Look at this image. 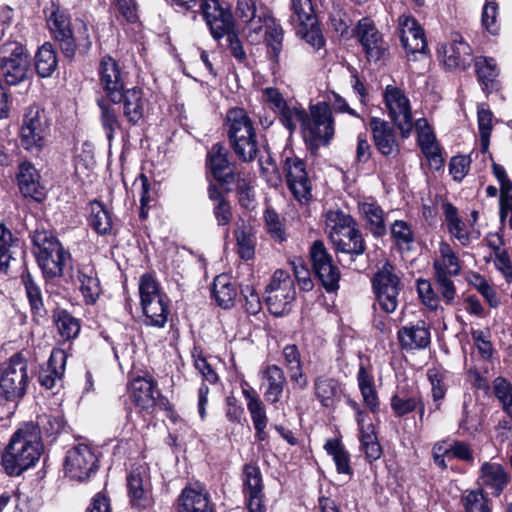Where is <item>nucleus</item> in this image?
Wrapping results in <instances>:
<instances>
[{
	"label": "nucleus",
	"mask_w": 512,
	"mask_h": 512,
	"mask_svg": "<svg viewBox=\"0 0 512 512\" xmlns=\"http://www.w3.org/2000/svg\"><path fill=\"white\" fill-rule=\"evenodd\" d=\"M234 17L246 40L251 44L264 41L271 59L278 62L284 32L271 9L262 0H236Z\"/></svg>",
	"instance_id": "obj_1"
},
{
	"label": "nucleus",
	"mask_w": 512,
	"mask_h": 512,
	"mask_svg": "<svg viewBox=\"0 0 512 512\" xmlns=\"http://www.w3.org/2000/svg\"><path fill=\"white\" fill-rule=\"evenodd\" d=\"M224 130L231 149L240 161L249 163L258 159L263 173L269 171V167H266L265 163L270 165L273 171H276V165L270 155L267 156L265 162L259 156L260 144L256 128L243 108L235 107L227 111Z\"/></svg>",
	"instance_id": "obj_2"
},
{
	"label": "nucleus",
	"mask_w": 512,
	"mask_h": 512,
	"mask_svg": "<svg viewBox=\"0 0 512 512\" xmlns=\"http://www.w3.org/2000/svg\"><path fill=\"white\" fill-rule=\"evenodd\" d=\"M43 452L39 429L33 422L22 424L12 435L2 455V465L10 476H18L34 466Z\"/></svg>",
	"instance_id": "obj_3"
},
{
	"label": "nucleus",
	"mask_w": 512,
	"mask_h": 512,
	"mask_svg": "<svg viewBox=\"0 0 512 512\" xmlns=\"http://www.w3.org/2000/svg\"><path fill=\"white\" fill-rule=\"evenodd\" d=\"M35 247L37 263L46 278H56L63 274L64 266L71 255L52 232L36 230L31 236Z\"/></svg>",
	"instance_id": "obj_4"
},
{
	"label": "nucleus",
	"mask_w": 512,
	"mask_h": 512,
	"mask_svg": "<svg viewBox=\"0 0 512 512\" xmlns=\"http://www.w3.org/2000/svg\"><path fill=\"white\" fill-rule=\"evenodd\" d=\"M140 304L144 314V323L148 326L163 328L168 321L169 299L161 291L159 283L150 273L139 279Z\"/></svg>",
	"instance_id": "obj_5"
},
{
	"label": "nucleus",
	"mask_w": 512,
	"mask_h": 512,
	"mask_svg": "<svg viewBox=\"0 0 512 512\" xmlns=\"http://www.w3.org/2000/svg\"><path fill=\"white\" fill-rule=\"evenodd\" d=\"M302 137L310 148H318L330 143L335 127L331 107L326 102L311 105L302 127Z\"/></svg>",
	"instance_id": "obj_6"
},
{
	"label": "nucleus",
	"mask_w": 512,
	"mask_h": 512,
	"mask_svg": "<svg viewBox=\"0 0 512 512\" xmlns=\"http://www.w3.org/2000/svg\"><path fill=\"white\" fill-rule=\"evenodd\" d=\"M374 294L373 308L386 314L396 311L399 305V294L402 289L401 279L395 272V267L385 262L374 274L372 280Z\"/></svg>",
	"instance_id": "obj_7"
},
{
	"label": "nucleus",
	"mask_w": 512,
	"mask_h": 512,
	"mask_svg": "<svg viewBox=\"0 0 512 512\" xmlns=\"http://www.w3.org/2000/svg\"><path fill=\"white\" fill-rule=\"evenodd\" d=\"M49 136L50 121L45 110L36 105L28 107L20 129L21 146L38 154L47 145Z\"/></svg>",
	"instance_id": "obj_8"
},
{
	"label": "nucleus",
	"mask_w": 512,
	"mask_h": 512,
	"mask_svg": "<svg viewBox=\"0 0 512 512\" xmlns=\"http://www.w3.org/2000/svg\"><path fill=\"white\" fill-rule=\"evenodd\" d=\"M30 60L26 48L17 41L0 46V78L8 85H18L28 79Z\"/></svg>",
	"instance_id": "obj_9"
},
{
	"label": "nucleus",
	"mask_w": 512,
	"mask_h": 512,
	"mask_svg": "<svg viewBox=\"0 0 512 512\" xmlns=\"http://www.w3.org/2000/svg\"><path fill=\"white\" fill-rule=\"evenodd\" d=\"M282 171L288 190L300 203L312 198V180L306 168V162L292 149H284L281 155Z\"/></svg>",
	"instance_id": "obj_10"
},
{
	"label": "nucleus",
	"mask_w": 512,
	"mask_h": 512,
	"mask_svg": "<svg viewBox=\"0 0 512 512\" xmlns=\"http://www.w3.org/2000/svg\"><path fill=\"white\" fill-rule=\"evenodd\" d=\"M97 74L104 99L114 104L120 103L122 92L128 88L129 72L112 56L105 55L99 61Z\"/></svg>",
	"instance_id": "obj_11"
},
{
	"label": "nucleus",
	"mask_w": 512,
	"mask_h": 512,
	"mask_svg": "<svg viewBox=\"0 0 512 512\" xmlns=\"http://www.w3.org/2000/svg\"><path fill=\"white\" fill-rule=\"evenodd\" d=\"M28 364L21 353L13 355L0 367V396L8 401L22 398L28 383Z\"/></svg>",
	"instance_id": "obj_12"
},
{
	"label": "nucleus",
	"mask_w": 512,
	"mask_h": 512,
	"mask_svg": "<svg viewBox=\"0 0 512 512\" xmlns=\"http://www.w3.org/2000/svg\"><path fill=\"white\" fill-rule=\"evenodd\" d=\"M266 304L273 315L283 316L292 308L295 299L294 280L283 270H276L266 288Z\"/></svg>",
	"instance_id": "obj_13"
},
{
	"label": "nucleus",
	"mask_w": 512,
	"mask_h": 512,
	"mask_svg": "<svg viewBox=\"0 0 512 512\" xmlns=\"http://www.w3.org/2000/svg\"><path fill=\"white\" fill-rule=\"evenodd\" d=\"M384 103L402 138H408L413 130V119L410 102L405 93L397 87L388 85L384 91Z\"/></svg>",
	"instance_id": "obj_14"
},
{
	"label": "nucleus",
	"mask_w": 512,
	"mask_h": 512,
	"mask_svg": "<svg viewBox=\"0 0 512 512\" xmlns=\"http://www.w3.org/2000/svg\"><path fill=\"white\" fill-rule=\"evenodd\" d=\"M172 3L184 11L201 13L211 34L216 37L225 32L227 15L223 13L218 0H172Z\"/></svg>",
	"instance_id": "obj_15"
},
{
	"label": "nucleus",
	"mask_w": 512,
	"mask_h": 512,
	"mask_svg": "<svg viewBox=\"0 0 512 512\" xmlns=\"http://www.w3.org/2000/svg\"><path fill=\"white\" fill-rule=\"evenodd\" d=\"M310 259L316 277L327 292H334L339 288L340 271L334 265L331 255L324 243L316 240L310 247Z\"/></svg>",
	"instance_id": "obj_16"
},
{
	"label": "nucleus",
	"mask_w": 512,
	"mask_h": 512,
	"mask_svg": "<svg viewBox=\"0 0 512 512\" xmlns=\"http://www.w3.org/2000/svg\"><path fill=\"white\" fill-rule=\"evenodd\" d=\"M97 458L86 444H79L68 450L65 458V472L75 480L83 481L97 468Z\"/></svg>",
	"instance_id": "obj_17"
},
{
	"label": "nucleus",
	"mask_w": 512,
	"mask_h": 512,
	"mask_svg": "<svg viewBox=\"0 0 512 512\" xmlns=\"http://www.w3.org/2000/svg\"><path fill=\"white\" fill-rule=\"evenodd\" d=\"M127 490L130 504L134 509L144 511L152 507L151 484L144 466L135 467L128 474Z\"/></svg>",
	"instance_id": "obj_18"
},
{
	"label": "nucleus",
	"mask_w": 512,
	"mask_h": 512,
	"mask_svg": "<svg viewBox=\"0 0 512 512\" xmlns=\"http://www.w3.org/2000/svg\"><path fill=\"white\" fill-rule=\"evenodd\" d=\"M47 24L64 57L73 60L76 55V43L69 16L57 9L51 13Z\"/></svg>",
	"instance_id": "obj_19"
},
{
	"label": "nucleus",
	"mask_w": 512,
	"mask_h": 512,
	"mask_svg": "<svg viewBox=\"0 0 512 512\" xmlns=\"http://www.w3.org/2000/svg\"><path fill=\"white\" fill-rule=\"evenodd\" d=\"M206 167L223 186H230L240 173L236 172L229 160V151L222 143H216L207 152Z\"/></svg>",
	"instance_id": "obj_20"
},
{
	"label": "nucleus",
	"mask_w": 512,
	"mask_h": 512,
	"mask_svg": "<svg viewBox=\"0 0 512 512\" xmlns=\"http://www.w3.org/2000/svg\"><path fill=\"white\" fill-rule=\"evenodd\" d=\"M417 134V143L427 159L431 169L439 171L444 166V159L436 136L427 119L419 118L413 123Z\"/></svg>",
	"instance_id": "obj_21"
},
{
	"label": "nucleus",
	"mask_w": 512,
	"mask_h": 512,
	"mask_svg": "<svg viewBox=\"0 0 512 512\" xmlns=\"http://www.w3.org/2000/svg\"><path fill=\"white\" fill-rule=\"evenodd\" d=\"M356 35L368 61L380 60L388 49L387 43L370 18H362L356 27Z\"/></svg>",
	"instance_id": "obj_22"
},
{
	"label": "nucleus",
	"mask_w": 512,
	"mask_h": 512,
	"mask_svg": "<svg viewBox=\"0 0 512 512\" xmlns=\"http://www.w3.org/2000/svg\"><path fill=\"white\" fill-rule=\"evenodd\" d=\"M439 53L448 70H465L474 61L472 48L459 34L453 35L452 40L443 45Z\"/></svg>",
	"instance_id": "obj_23"
},
{
	"label": "nucleus",
	"mask_w": 512,
	"mask_h": 512,
	"mask_svg": "<svg viewBox=\"0 0 512 512\" xmlns=\"http://www.w3.org/2000/svg\"><path fill=\"white\" fill-rule=\"evenodd\" d=\"M369 126L375 147L380 154L387 157L399 153L396 131L389 122L372 117Z\"/></svg>",
	"instance_id": "obj_24"
},
{
	"label": "nucleus",
	"mask_w": 512,
	"mask_h": 512,
	"mask_svg": "<svg viewBox=\"0 0 512 512\" xmlns=\"http://www.w3.org/2000/svg\"><path fill=\"white\" fill-rule=\"evenodd\" d=\"M20 193L25 198L41 202L45 198V189L40 183V174L31 162L23 161L18 166L16 174Z\"/></svg>",
	"instance_id": "obj_25"
},
{
	"label": "nucleus",
	"mask_w": 512,
	"mask_h": 512,
	"mask_svg": "<svg viewBox=\"0 0 512 512\" xmlns=\"http://www.w3.org/2000/svg\"><path fill=\"white\" fill-rule=\"evenodd\" d=\"M261 380L260 389L263 391L264 399L270 404L280 401L284 388L287 384L284 371L277 365H267L259 372Z\"/></svg>",
	"instance_id": "obj_26"
},
{
	"label": "nucleus",
	"mask_w": 512,
	"mask_h": 512,
	"mask_svg": "<svg viewBox=\"0 0 512 512\" xmlns=\"http://www.w3.org/2000/svg\"><path fill=\"white\" fill-rule=\"evenodd\" d=\"M67 355L62 349H53L48 361L40 366L38 382L45 389L52 390L61 385Z\"/></svg>",
	"instance_id": "obj_27"
},
{
	"label": "nucleus",
	"mask_w": 512,
	"mask_h": 512,
	"mask_svg": "<svg viewBox=\"0 0 512 512\" xmlns=\"http://www.w3.org/2000/svg\"><path fill=\"white\" fill-rule=\"evenodd\" d=\"M397 339L404 350H423L431 343L430 327L424 321L410 323L398 330Z\"/></svg>",
	"instance_id": "obj_28"
},
{
	"label": "nucleus",
	"mask_w": 512,
	"mask_h": 512,
	"mask_svg": "<svg viewBox=\"0 0 512 512\" xmlns=\"http://www.w3.org/2000/svg\"><path fill=\"white\" fill-rule=\"evenodd\" d=\"M368 414L364 411H358L355 419L359 429L360 449L364 452L369 462L379 459L382 455V448L378 442L375 427L371 423H365Z\"/></svg>",
	"instance_id": "obj_29"
},
{
	"label": "nucleus",
	"mask_w": 512,
	"mask_h": 512,
	"mask_svg": "<svg viewBox=\"0 0 512 512\" xmlns=\"http://www.w3.org/2000/svg\"><path fill=\"white\" fill-rule=\"evenodd\" d=\"M122 95L120 103L123 104V116L130 125L135 126L144 117L147 101L142 90L137 87L127 88Z\"/></svg>",
	"instance_id": "obj_30"
},
{
	"label": "nucleus",
	"mask_w": 512,
	"mask_h": 512,
	"mask_svg": "<svg viewBox=\"0 0 512 512\" xmlns=\"http://www.w3.org/2000/svg\"><path fill=\"white\" fill-rule=\"evenodd\" d=\"M330 240L337 252L349 254L352 259L362 255L366 250L363 237L357 226L351 228V231L330 233Z\"/></svg>",
	"instance_id": "obj_31"
},
{
	"label": "nucleus",
	"mask_w": 512,
	"mask_h": 512,
	"mask_svg": "<svg viewBox=\"0 0 512 512\" xmlns=\"http://www.w3.org/2000/svg\"><path fill=\"white\" fill-rule=\"evenodd\" d=\"M479 480L483 487L498 496L508 485L510 477L500 464L486 462L481 466Z\"/></svg>",
	"instance_id": "obj_32"
},
{
	"label": "nucleus",
	"mask_w": 512,
	"mask_h": 512,
	"mask_svg": "<svg viewBox=\"0 0 512 512\" xmlns=\"http://www.w3.org/2000/svg\"><path fill=\"white\" fill-rule=\"evenodd\" d=\"M155 383L151 379L136 377L130 383V395L133 403L142 410L150 411L156 405L154 397Z\"/></svg>",
	"instance_id": "obj_33"
},
{
	"label": "nucleus",
	"mask_w": 512,
	"mask_h": 512,
	"mask_svg": "<svg viewBox=\"0 0 512 512\" xmlns=\"http://www.w3.org/2000/svg\"><path fill=\"white\" fill-rule=\"evenodd\" d=\"M313 389L315 398L326 408L334 407L342 393L340 383L334 378L324 375L314 379Z\"/></svg>",
	"instance_id": "obj_34"
},
{
	"label": "nucleus",
	"mask_w": 512,
	"mask_h": 512,
	"mask_svg": "<svg viewBox=\"0 0 512 512\" xmlns=\"http://www.w3.org/2000/svg\"><path fill=\"white\" fill-rule=\"evenodd\" d=\"M179 512L212 511L213 505L207 492L187 487L178 498Z\"/></svg>",
	"instance_id": "obj_35"
},
{
	"label": "nucleus",
	"mask_w": 512,
	"mask_h": 512,
	"mask_svg": "<svg viewBox=\"0 0 512 512\" xmlns=\"http://www.w3.org/2000/svg\"><path fill=\"white\" fill-rule=\"evenodd\" d=\"M88 224L99 235H108L112 231L113 218L110 210L100 201H90L87 207Z\"/></svg>",
	"instance_id": "obj_36"
},
{
	"label": "nucleus",
	"mask_w": 512,
	"mask_h": 512,
	"mask_svg": "<svg viewBox=\"0 0 512 512\" xmlns=\"http://www.w3.org/2000/svg\"><path fill=\"white\" fill-rule=\"evenodd\" d=\"M359 212L373 236L382 237L386 234L385 212L381 206L375 202H362L359 204Z\"/></svg>",
	"instance_id": "obj_37"
},
{
	"label": "nucleus",
	"mask_w": 512,
	"mask_h": 512,
	"mask_svg": "<svg viewBox=\"0 0 512 512\" xmlns=\"http://www.w3.org/2000/svg\"><path fill=\"white\" fill-rule=\"evenodd\" d=\"M439 255L433 262L435 275L457 276L460 274V260L452 247L446 242H440Z\"/></svg>",
	"instance_id": "obj_38"
},
{
	"label": "nucleus",
	"mask_w": 512,
	"mask_h": 512,
	"mask_svg": "<svg viewBox=\"0 0 512 512\" xmlns=\"http://www.w3.org/2000/svg\"><path fill=\"white\" fill-rule=\"evenodd\" d=\"M77 280L86 304H94L101 293L100 281L95 269L91 266H82L77 271Z\"/></svg>",
	"instance_id": "obj_39"
},
{
	"label": "nucleus",
	"mask_w": 512,
	"mask_h": 512,
	"mask_svg": "<svg viewBox=\"0 0 512 512\" xmlns=\"http://www.w3.org/2000/svg\"><path fill=\"white\" fill-rule=\"evenodd\" d=\"M112 104L107 99H97V105L100 109V123L109 143L113 141L115 133L122 128L118 112Z\"/></svg>",
	"instance_id": "obj_40"
},
{
	"label": "nucleus",
	"mask_w": 512,
	"mask_h": 512,
	"mask_svg": "<svg viewBox=\"0 0 512 512\" xmlns=\"http://www.w3.org/2000/svg\"><path fill=\"white\" fill-rule=\"evenodd\" d=\"M212 295L220 307L228 309L234 305L237 289L235 285L231 283L229 277L222 274L214 279Z\"/></svg>",
	"instance_id": "obj_41"
},
{
	"label": "nucleus",
	"mask_w": 512,
	"mask_h": 512,
	"mask_svg": "<svg viewBox=\"0 0 512 512\" xmlns=\"http://www.w3.org/2000/svg\"><path fill=\"white\" fill-rule=\"evenodd\" d=\"M357 381L364 404L372 413H377L379 411V399L374 385V378L364 366L359 368Z\"/></svg>",
	"instance_id": "obj_42"
},
{
	"label": "nucleus",
	"mask_w": 512,
	"mask_h": 512,
	"mask_svg": "<svg viewBox=\"0 0 512 512\" xmlns=\"http://www.w3.org/2000/svg\"><path fill=\"white\" fill-rule=\"evenodd\" d=\"M21 282L25 288L31 310L34 315L43 317L46 313L43 296L40 286L36 283L28 270H24L21 274Z\"/></svg>",
	"instance_id": "obj_43"
},
{
	"label": "nucleus",
	"mask_w": 512,
	"mask_h": 512,
	"mask_svg": "<svg viewBox=\"0 0 512 512\" xmlns=\"http://www.w3.org/2000/svg\"><path fill=\"white\" fill-rule=\"evenodd\" d=\"M475 68L478 81L482 85V89L489 93L496 87V78L498 69L493 58L479 57L475 59Z\"/></svg>",
	"instance_id": "obj_44"
},
{
	"label": "nucleus",
	"mask_w": 512,
	"mask_h": 512,
	"mask_svg": "<svg viewBox=\"0 0 512 512\" xmlns=\"http://www.w3.org/2000/svg\"><path fill=\"white\" fill-rule=\"evenodd\" d=\"M327 454L330 455L336 465L339 474L351 476L353 469L350 465V454L338 439H329L324 445Z\"/></svg>",
	"instance_id": "obj_45"
},
{
	"label": "nucleus",
	"mask_w": 512,
	"mask_h": 512,
	"mask_svg": "<svg viewBox=\"0 0 512 512\" xmlns=\"http://www.w3.org/2000/svg\"><path fill=\"white\" fill-rule=\"evenodd\" d=\"M57 56L51 43L45 42L35 55V69L42 78L50 77L57 68Z\"/></svg>",
	"instance_id": "obj_46"
},
{
	"label": "nucleus",
	"mask_w": 512,
	"mask_h": 512,
	"mask_svg": "<svg viewBox=\"0 0 512 512\" xmlns=\"http://www.w3.org/2000/svg\"><path fill=\"white\" fill-rule=\"evenodd\" d=\"M391 238L401 251H409L415 242V232L408 222L395 220L390 226Z\"/></svg>",
	"instance_id": "obj_47"
},
{
	"label": "nucleus",
	"mask_w": 512,
	"mask_h": 512,
	"mask_svg": "<svg viewBox=\"0 0 512 512\" xmlns=\"http://www.w3.org/2000/svg\"><path fill=\"white\" fill-rule=\"evenodd\" d=\"M445 218L449 233L455 237L461 245H469L471 240L470 233L466 224L458 217L457 209L453 205L448 204L445 206Z\"/></svg>",
	"instance_id": "obj_48"
},
{
	"label": "nucleus",
	"mask_w": 512,
	"mask_h": 512,
	"mask_svg": "<svg viewBox=\"0 0 512 512\" xmlns=\"http://www.w3.org/2000/svg\"><path fill=\"white\" fill-rule=\"evenodd\" d=\"M461 504L464 512H492L491 501L481 489L465 490Z\"/></svg>",
	"instance_id": "obj_49"
},
{
	"label": "nucleus",
	"mask_w": 512,
	"mask_h": 512,
	"mask_svg": "<svg viewBox=\"0 0 512 512\" xmlns=\"http://www.w3.org/2000/svg\"><path fill=\"white\" fill-rule=\"evenodd\" d=\"M223 13L227 15V28H225V32L220 36H215L212 34L213 38L216 40L221 39L226 36V40L228 43V48L230 50L231 55L239 62L245 63L247 61V55L242 45L241 40L238 35L232 30L233 22L232 15L229 11L223 9Z\"/></svg>",
	"instance_id": "obj_50"
},
{
	"label": "nucleus",
	"mask_w": 512,
	"mask_h": 512,
	"mask_svg": "<svg viewBox=\"0 0 512 512\" xmlns=\"http://www.w3.org/2000/svg\"><path fill=\"white\" fill-rule=\"evenodd\" d=\"M19 250V240L14 238L3 222H0V267L7 268Z\"/></svg>",
	"instance_id": "obj_51"
},
{
	"label": "nucleus",
	"mask_w": 512,
	"mask_h": 512,
	"mask_svg": "<svg viewBox=\"0 0 512 512\" xmlns=\"http://www.w3.org/2000/svg\"><path fill=\"white\" fill-rule=\"evenodd\" d=\"M54 322L63 341L73 339L79 334L80 324L78 319L65 310H59L54 314Z\"/></svg>",
	"instance_id": "obj_52"
},
{
	"label": "nucleus",
	"mask_w": 512,
	"mask_h": 512,
	"mask_svg": "<svg viewBox=\"0 0 512 512\" xmlns=\"http://www.w3.org/2000/svg\"><path fill=\"white\" fill-rule=\"evenodd\" d=\"M242 394L247 401V409L250 413L253 426L267 425L268 417L266 407L256 391L253 389H243Z\"/></svg>",
	"instance_id": "obj_53"
},
{
	"label": "nucleus",
	"mask_w": 512,
	"mask_h": 512,
	"mask_svg": "<svg viewBox=\"0 0 512 512\" xmlns=\"http://www.w3.org/2000/svg\"><path fill=\"white\" fill-rule=\"evenodd\" d=\"M242 480L244 496L264 492L262 473L260 468L255 464H246L243 467Z\"/></svg>",
	"instance_id": "obj_54"
},
{
	"label": "nucleus",
	"mask_w": 512,
	"mask_h": 512,
	"mask_svg": "<svg viewBox=\"0 0 512 512\" xmlns=\"http://www.w3.org/2000/svg\"><path fill=\"white\" fill-rule=\"evenodd\" d=\"M307 112L303 107L294 103H288L287 106L278 113L281 123L286 127L290 133H293L297 127H303L307 117Z\"/></svg>",
	"instance_id": "obj_55"
},
{
	"label": "nucleus",
	"mask_w": 512,
	"mask_h": 512,
	"mask_svg": "<svg viewBox=\"0 0 512 512\" xmlns=\"http://www.w3.org/2000/svg\"><path fill=\"white\" fill-rule=\"evenodd\" d=\"M291 21L293 24L312 25L316 23V15L311 0H291Z\"/></svg>",
	"instance_id": "obj_56"
},
{
	"label": "nucleus",
	"mask_w": 512,
	"mask_h": 512,
	"mask_svg": "<svg viewBox=\"0 0 512 512\" xmlns=\"http://www.w3.org/2000/svg\"><path fill=\"white\" fill-rule=\"evenodd\" d=\"M428 380L431 384V395L433 399V407L430 408V414L441 408V402L445 398L447 385L445 383V375L436 369H430L427 372Z\"/></svg>",
	"instance_id": "obj_57"
},
{
	"label": "nucleus",
	"mask_w": 512,
	"mask_h": 512,
	"mask_svg": "<svg viewBox=\"0 0 512 512\" xmlns=\"http://www.w3.org/2000/svg\"><path fill=\"white\" fill-rule=\"evenodd\" d=\"M39 429V436L44 433L48 437H55L62 432L65 427V420L63 415L57 414H43L37 417L36 423L33 422Z\"/></svg>",
	"instance_id": "obj_58"
},
{
	"label": "nucleus",
	"mask_w": 512,
	"mask_h": 512,
	"mask_svg": "<svg viewBox=\"0 0 512 512\" xmlns=\"http://www.w3.org/2000/svg\"><path fill=\"white\" fill-rule=\"evenodd\" d=\"M420 394H395L391 397V409L396 417H403L417 409L420 404Z\"/></svg>",
	"instance_id": "obj_59"
},
{
	"label": "nucleus",
	"mask_w": 512,
	"mask_h": 512,
	"mask_svg": "<svg viewBox=\"0 0 512 512\" xmlns=\"http://www.w3.org/2000/svg\"><path fill=\"white\" fill-rule=\"evenodd\" d=\"M326 225L330 229V233H341L351 231V228L357 226L355 220L347 213L336 209L329 210L326 213Z\"/></svg>",
	"instance_id": "obj_60"
},
{
	"label": "nucleus",
	"mask_w": 512,
	"mask_h": 512,
	"mask_svg": "<svg viewBox=\"0 0 512 512\" xmlns=\"http://www.w3.org/2000/svg\"><path fill=\"white\" fill-rule=\"evenodd\" d=\"M238 254L241 259L248 261L255 255V237L251 228L243 227L235 231Z\"/></svg>",
	"instance_id": "obj_61"
},
{
	"label": "nucleus",
	"mask_w": 512,
	"mask_h": 512,
	"mask_svg": "<svg viewBox=\"0 0 512 512\" xmlns=\"http://www.w3.org/2000/svg\"><path fill=\"white\" fill-rule=\"evenodd\" d=\"M477 117L481 150L485 153L489 148L490 136L493 129V113L482 106L478 108Z\"/></svg>",
	"instance_id": "obj_62"
},
{
	"label": "nucleus",
	"mask_w": 512,
	"mask_h": 512,
	"mask_svg": "<svg viewBox=\"0 0 512 512\" xmlns=\"http://www.w3.org/2000/svg\"><path fill=\"white\" fill-rule=\"evenodd\" d=\"M470 284L484 297L491 308L499 306V299L495 289L487 280L478 273H474L470 278Z\"/></svg>",
	"instance_id": "obj_63"
},
{
	"label": "nucleus",
	"mask_w": 512,
	"mask_h": 512,
	"mask_svg": "<svg viewBox=\"0 0 512 512\" xmlns=\"http://www.w3.org/2000/svg\"><path fill=\"white\" fill-rule=\"evenodd\" d=\"M497 398L503 405L504 411L512 418V386L504 378L498 377L494 381Z\"/></svg>",
	"instance_id": "obj_64"
}]
</instances>
